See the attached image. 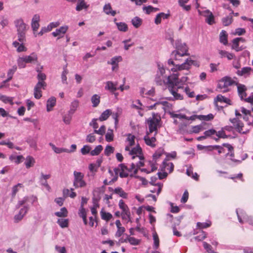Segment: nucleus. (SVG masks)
Wrapping results in <instances>:
<instances>
[{
  "label": "nucleus",
  "mask_w": 253,
  "mask_h": 253,
  "mask_svg": "<svg viewBox=\"0 0 253 253\" xmlns=\"http://www.w3.org/2000/svg\"><path fill=\"white\" fill-rule=\"evenodd\" d=\"M179 75L177 73H173L172 75L169 76L168 78L167 84L169 91L173 95V97H169L168 99L170 100H182L183 96L179 93V90L183 89V85L187 81V78L186 77H182L180 81H178Z\"/></svg>",
  "instance_id": "1"
},
{
  "label": "nucleus",
  "mask_w": 253,
  "mask_h": 253,
  "mask_svg": "<svg viewBox=\"0 0 253 253\" xmlns=\"http://www.w3.org/2000/svg\"><path fill=\"white\" fill-rule=\"evenodd\" d=\"M175 50L172 52L170 58L168 63H174V61H181L180 58L187 55L188 47L181 40H176L175 42Z\"/></svg>",
  "instance_id": "2"
},
{
  "label": "nucleus",
  "mask_w": 253,
  "mask_h": 253,
  "mask_svg": "<svg viewBox=\"0 0 253 253\" xmlns=\"http://www.w3.org/2000/svg\"><path fill=\"white\" fill-rule=\"evenodd\" d=\"M135 136L129 133L127 135L125 151L127 152L128 155L132 156V159H135V156L139 157L140 159H141L142 158V149L140 146L137 145L136 147L131 148V146H133L135 144Z\"/></svg>",
  "instance_id": "3"
},
{
  "label": "nucleus",
  "mask_w": 253,
  "mask_h": 253,
  "mask_svg": "<svg viewBox=\"0 0 253 253\" xmlns=\"http://www.w3.org/2000/svg\"><path fill=\"white\" fill-rule=\"evenodd\" d=\"M13 24L16 29L17 40L20 42H26V34L29 29L28 25L21 17L15 19Z\"/></svg>",
  "instance_id": "4"
},
{
  "label": "nucleus",
  "mask_w": 253,
  "mask_h": 253,
  "mask_svg": "<svg viewBox=\"0 0 253 253\" xmlns=\"http://www.w3.org/2000/svg\"><path fill=\"white\" fill-rule=\"evenodd\" d=\"M36 70L38 73L37 75L38 82L34 88V95L35 98L39 99L42 96V89H44L47 85L45 82L46 76L40 68H38Z\"/></svg>",
  "instance_id": "5"
},
{
  "label": "nucleus",
  "mask_w": 253,
  "mask_h": 253,
  "mask_svg": "<svg viewBox=\"0 0 253 253\" xmlns=\"http://www.w3.org/2000/svg\"><path fill=\"white\" fill-rule=\"evenodd\" d=\"M30 201L31 202L32 204H33L34 202L37 201V198L34 196L30 197L26 196L24 197L22 199L18 201L16 205L17 208H19L21 206H24L23 207L21 208L19 211L20 214L24 216L26 214L30 208V206L28 204V203Z\"/></svg>",
  "instance_id": "6"
},
{
  "label": "nucleus",
  "mask_w": 253,
  "mask_h": 253,
  "mask_svg": "<svg viewBox=\"0 0 253 253\" xmlns=\"http://www.w3.org/2000/svg\"><path fill=\"white\" fill-rule=\"evenodd\" d=\"M253 109L248 110L244 107L240 108L239 110H235V115L237 117L243 116V119L245 120L248 125H253Z\"/></svg>",
  "instance_id": "7"
},
{
  "label": "nucleus",
  "mask_w": 253,
  "mask_h": 253,
  "mask_svg": "<svg viewBox=\"0 0 253 253\" xmlns=\"http://www.w3.org/2000/svg\"><path fill=\"white\" fill-rule=\"evenodd\" d=\"M164 150L163 148H159L153 155V160L149 161V166L151 168V170H148L146 169H141V170L147 173L156 170L158 168L157 160L164 154Z\"/></svg>",
  "instance_id": "8"
},
{
  "label": "nucleus",
  "mask_w": 253,
  "mask_h": 253,
  "mask_svg": "<svg viewBox=\"0 0 253 253\" xmlns=\"http://www.w3.org/2000/svg\"><path fill=\"white\" fill-rule=\"evenodd\" d=\"M209 151L216 149L219 154L224 153L226 156H229L231 157H233V147L229 144H223L222 146L215 145L212 147H209Z\"/></svg>",
  "instance_id": "9"
},
{
  "label": "nucleus",
  "mask_w": 253,
  "mask_h": 253,
  "mask_svg": "<svg viewBox=\"0 0 253 253\" xmlns=\"http://www.w3.org/2000/svg\"><path fill=\"white\" fill-rule=\"evenodd\" d=\"M114 172L116 174V177L114 180L117 179L118 175L122 177H127L128 176H132V173H130V169L126 166L124 164H121L114 169Z\"/></svg>",
  "instance_id": "10"
},
{
  "label": "nucleus",
  "mask_w": 253,
  "mask_h": 253,
  "mask_svg": "<svg viewBox=\"0 0 253 253\" xmlns=\"http://www.w3.org/2000/svg\"><path fill=\"white\" fill-rule=\"evenodd\" d=\"M237 82L234 79H232L231 77L226 76L222 78L218 82V87L221 89V91L223 92H227L228 87L233 85L236 84Z\"/></svg>",
  "instance_id": "11"
},
{
  "label": "nucleus",
  "mask_w": 253,
  "mask_h": 253,
  "mask_svg": "<svg viewBox=\"0 0 253 253\" xmlns=\"http://www.w3.org/2000/svg\"><path fill=\"white\" fill-rule=\"evenodd\" d=\"M161 119L160 117H158L153 115L152 117L149 118L147 121L149 132L152 133L155 132V134L157 133L158 128L161 126Z\"/></svg>",
  "instance_id": "12"
},
{
  "label": "nucleus",
  "mask_w": 253,
  "mask_h": 253,
  "mask_svg": "<svg viewBox=\"0 0 253 253\" xmlns=\"http://www.w3.org/2000/svg\"><path fill=\"white\" fill-rule=\"evenodd\" d=\"M74 177L73 185L76 188L84 187L86 186V183L84 180V175L82 172L75 171Z\"/></svg>",
  "instance_id": "13"
},
{
  "label": "nucleus",
  "mask_w": 253,
  "mask_h": 253,
  "mask_svg": "<svg viewBox=\"0 0 253 253\" xmlns=\"http://www.w3.org/2000/svg\"><path fill=\"white\" fill-rule=\"evenodd\" d=\"M230 121L239 132L246 134L249 131V129L245 128L243 123L239 120L238 118L230 119Z\"/></svg>",
  "instance_id": "14"
},
{
  "label": "nucleus",
  "mask_w": 253,
  "mask_h": 253,
  "mask_svg": "<svg viewBox=\"0 0 253 253\" xmlns=\"http://www.w3.org/2000/svg\"><path fill=\"white\" fill-rule=\"evenodd\" d=\"M236 213L238 216V220L241 223L248 222V219H249L250 218V217L247 215L244 210L240 209L236 210Z\"/></svg>",
  "instance_id": "15"
},
{
  "label": "nucleus",
  "mask_w": 253,
  "mask_h": 253,
  "mask_svg": "<svg viewBox=\"0 0 253 253\" xmlns=\"http://www.w3.org/2000/svg\"><path fill=\"white\" fill-rule=\"evenodd\" d=\"M236 213L238 216V220L241 223L248 222V219H249L250 218V217L247 215L244 210L240 209L236 210Z\"/></svg>",
  "instance_id": "16"
},
{
  "label": "nucleus",
  "mask_w": 253,
  "mask_h": 253,
  "mask_svg": "<svg viewBox=\"0 0 253 253\" xmlns=\"http://www.w3.org/2000/svg\"><path fill=\"white\" fill-rule=\"evenodd\" d=\"M37 55L34 52L31 53L29 55L23 56L19 58L20 62H24L26 63L37 62Z\"/></svg>",
  "instance_id": "17"
},
{
  "label": "nucleus",
  "mask_w": 253,
  "mask_h": 253,
  "mask_svg": "<svg viewBox=\"0 0 253 253\" xmlns=\"http://www.w3.org/2000/svg\"><path fill=\"white\" fill-rule=\"evenodd\" d=\"M131 107L137 110L138 113L140 116H142L143 115V110H144V106L139 100L137 99L133 101Z\"/></svg>",
  "instance_id": "18"
},
{
  "label": "nucleus",
  "mask_w": 253,
  "mask_h": 253,
  "mask_svg": "<svg viewBox=\"0 0 253 253\" xmlns=\"http://www.w3.org/2000/svg\"><path fill=\"white\" fill-rule=\"evenodd\" d=\"M236 85L237 86L238 94L241 100H243L244 98L247 96V94L246 92L247 87L245 85L239 84L238 83H237Z\"/></svg>",
  "instance_id": "19"
},
{
  "label": "nucleus",
  "mask_w": 253,
  "mask_h": 253,
  "mask_svg": "<svg viewBox=\"0 0 253 253\" xmlns=\"http://www.w3.org/2000/svg\"><path fill=\"white\" fill-rule=\"evenodd\" d=\"M173 67L171 68L170 70L173 72L181 71L183 70H188L190 68L191 64H172Z\"/></svg>",
  "instance_id": "20"
},
{
  "label": "nucleus",
  "mask_w": 253,
  "mask_h": 253,
  "mask_svg": "<svg viewBox=\"0 0 253 253\" xmlns=\"http://www.w3.org/2000/svg\"><path fill=\"white\" fill-rule=\"evenodd\" d=\"M109 189H111V191L113 192L114 194H115L120 197H122L124 199H126L128 197V194L127 193L125 192V191L120 187H118L115 188V189H112L111 188H109Z\"/></svg>",
  "instance_id": "21"
},
{
  "label": "nucleus",
  "mask_w": 253,
  "mask_h": 253,
  "mask_svg": "<svg viewBox=\"0 0 253 253\" xmlns=\"http://www.w3.org/2000/svg\"><path fill=\"white\" fill-rule=\"evenodd\" d=\"M174 165L171 163L168 162L167 160H165L163 161V164L161 166V170H167L169 172H171L173 170Z\"/></svg>",
  "instance_id": "22"
},
{
  "label": "nucleus",
  "mask_w": 253,
  "mask_h": 253,
  "mask_svg": "<svg viewBox=\"0 0 253 253\" xmlns=\"http://www.w3.org/2000/svg\"><path fill=\"white\" fill-rule=\"evenodd\" d=\"M144 140L145 141V143L148 146H150L151 147L154 148L156 146V139L155 136H152L150 137L149 136V134L147 133L144 137Z\"/></svg>",
  "instance_id": "23"
},
{
  "label": "nucleus",
  "mask_w": 253,
  "mask_h": 253,
  "mask_svg": "<svg viewBox=\"0 0 253 253\" xmlns=\"http://www.w3.org/2000/svg\"><path fill=\"white\" fill-rule=\"evenodd\" d=\"M103 11L107 15L114 16L116 14V11L112 9L110 3H105L103 7Z\"/></svg>",
  "instance_id": "24"
},
{
  "label": "nucleus",
  "mask_w": 253,
  "mask_h": 253,
  "mask_svg": "<svg viewBox=\"0 0 253 253\" xmlns=\"http://www.w3.org/2000/svg\"><path fill=\"white\" fill-rule=\"evenodd\" d=\"M117 228V231L115 233L116 237H120L125 232V228L122 226V224L120 220H117L115 222Z\"/></svg>",
  "instance_id": "25"
},
{
  "label": "nucleus",
  "mask_w": 253,
  "mask_h": 253,
  "mask_svg": "<svg viewBox=\"0 0 253 253\" xmlns=\"http://www.w3.org/2000/svg\"><path fill=\"white\" fill-rule=\"evenodd\" d=\"M253 71V69L249 67H245L242 68L241 70H238L236 72V73L241 76H245L246 77L249 75L251 72Z\"/></svg>",
  "instance_id": "26"
},
{
  "label": "nucleus",
  "mask_w": 253,
  "mask_h": 253,
  "mask_svg": "<svg viewBox=\"0 0 253 253\" xmlns=\"http://www.w3.org/2000/svg\"><path fill=\"white\" fill-rule=\"evenodd\" d=\"M121 242H129V243L133 246L138 245L140 243V240L137 239L133 237L126 235V238L124 241H120Z\"/></svg>",
  "instance_id": "27"
},
{
  "label": "nucleus",
  "mask_w": 253,
  "mask_h": 253,
  "mask_svg": "<svg viewBox=\"0 0 253 253\" xmlns=\"http://www.w3.org/2000/svg\"><path fill=\"white\" fill-rule=\"evenodd\" d=\"M89 7V4L83 0H78L76 7V10L78 11H80L83 9L86 10Z\"/></svg>",
  "instance_id": "28"
},
{
  "label": "nucleus",
  "mask_w": 253,
  "mask_h": 253,
  "mask_svg": "<svg viewBox=\"0 0 253 253\" xmlns=\"http://www.w3.org/2000/svg\"><path fill=\"white\" fill-rule=\"evenodd\" d=\"M105 89L110 91L111 92L114 93L118 89L117 84L114 83L111 81H108L106 83Z\"/></svg>",
  "instance_id": "29"
},
{
  "label": "nucleus",
  "mask_w": 253,
  "mask_h": 253,
  "mask_svg": "<svg viewBox=\"0 0 253 253\" xmlns=\"http://www.w3.org/2000/svg\"><path fill=\"white\" fill-rule=\"evenodd\" d=\"M24 42H20L17 40V41L13 42L12 44L15 47L17 48V51L20 52L27 50L26 47L24 45Z\"/></svg>",
  "instance_id": "30"
},
{
  "label": "nucleus",
  "mask_w": 253,
  "mask_h": 253,
  "mask_svg": "<svg viewBox=\"0 0 253 253\" xmlns=\"http://www.w3.org/2000/svg\"><path fill=\"white\" fill-rule=\"evenodd\" d=\"M56 100L55 97H51L47 101L46 103V110L47 112H50L52 110L53 107L56 104Z\"/></svg>",
  "instance_id": "31"
},
{
  "label": "nucleus",
  "mask_w": 253,
  "mask_h": 253,
  "mask_svg": "<svg viewBox=\"0 0 253 253\" xmlns=\"http://www.w3.org/2000/svg\"><path fill=\"white\" fill-rule=\"evenodd\" d=\"M122 114V110L120 108H118L117 111L116 112H112V114L111 115L112 116V118L115 121V127L117 128V125L119 123L118 118Z\"/></svg>",
  "instance_id": "32"
},
{
  "label": "nucleus",
  "mask_w": 253,
  "mask_h": 253,
  "mask_svg": "<svg viewBox=\"0 0 253 253\" xmlns=\"http://www.w3.org/2000/svg\"><path fill=\"white\" fill-rule=\"evenodd\" d=\"M67 29L68 27L67 26H62L52 32V35L54 37L62 36L66 32Z\"/></svg>",
  "instance_id": "33"
},
{
  "label": "nucleus",
  "mask_w": 253,
  "mask_h": 253,
  "mask_svg": "<svg viewBox=\"0 0 253 253\" xmlns=\"http://www.w3.org/2000/svg\"><path fill=\"white\" fill-rule=\"evenodd\" d=\"M169 14H165L163 12L158 14L155 19V23L156 24L158 25L161 23L162 19H166L169 18Z\"/></svg>",
  "instance_id": "34"
},
{
  "label": "nucleus",
  "mask_w": 253,
  "mask_h": 253,
  "mask_svg": "<svg viewBox=\"0 0 253 253\" xmlns=\"http://www.w3.org/2000/svg\"><path fill=\"white\" fill-rule=\"evenodd\" d=\"M79 106V101L77 99L74 100L71 103L69 113L71 114H74L77 110Z\"/></svg>",
  "instance_id": "35"
},
{
  "label": "nucleus",
  "mask_w": 253,
  "mask_h": 253,
  "mask_svg": "<svg viewBox=\"0 0 253 253\" xmlns=\"http://www.w3.org/2000/svg\"><path fill=\"white\" fill-rule=\"evenodd\" d=\"M9 159L10 161L14 162L16 164H19L23 161L24 158L22 155L15 156L11 155L9 156Z\"/></svg>",
  "instance_id": "36"
},
{
  "label": "nucleus",
  "mask_w": 253,
  "mask_h": 253,
  "mask_svg": "<svg viewBox=\"0 0 253 253\" xmlns=\"http://www.w3.org/2000/svg\"><path fill=\"white\" fill-rule=\"evenodd\" d=\"M100 216L103 220H104L106 221H109L113 217V215L110 212H106L103 209L100 211Z\"/></svg>",
  "instance_id": "37"
},
{
  "label": "nucleus",
  "mask_w": 253,
  "mask_h": 253,
  "mask_svg": "<svg viewBox=\"0 0 253 253\" xmlns=\"http://www.w3.org/2000/svg\"><path fill=\"white\" fill-rule=\"evenodd\" d=\"M35 163V160L33 157L28 156L26 157L25 162V165L27 169H29L30 168L33 167Z\"/></svg>",
  "instance_id": "38"
},
{
  "label": "nucleus",
  "mask_w": 253,
  "mask_h": 253,
  "mask_svg": "<svg viewBox=\"0 0 253 253\" xmlns=\"http://www.w3.org/2000/svg\"><path fill=\"white\" fill-rule=\"evenodd\" d=\"M111 114V110L110 109H107L102 113L98 120L100 121H105L109 118Z\"/></svg>",
  "instance_id": "39"
},
{
  "label": "nucleus",
  "mask_w": 253,
  "mask_h": 253,
  "mask_svg": "<svg viewBox=\"0 0 253 253\" xmlns=\"http://www.w3.org/2000/svg\"><path fill=\"white\" fill-rule=\"evenodd\" d=\"M219 41L221 43L224 45H226L228 43L227 34L224 30H222L219 35Z\"/></svg>",
  "instance_id": "40"
},
{
  "label": "nucleus",
  "mask_w": 253,
  "mask_h": 253,
  "mask_svg": "<svg viewBox=\"0 0 253 253\" xmlns=\"http://www.w3.org/2000/svg\"><path fill=\"white\" fill-rule=\"evenodd\" d=\"M49 145L51 147L55 153L57 154H60L63 152H69V149L64 148H59L56 147L53 144L50 143Z\"/></svg>",
  "instance_id": "41"
},
{
  "label": "nucleus",
  "mask_w": 253,
  "mask_h": 253,
  "mask_svg": "<svg viewBox=\"0 0 253 253\" xmlns=\"http://www.w3.org/2000/svg\"><path fill=\"white\" fill-rule=\"evenodd\" d=\"M157 180V178L156 177H152L151 178V181L150 182V183L152 184V185H156L158 186V188H157V196H158L159 195V194L161 193V190H162V187H163V184L162 183H156V181Z\"/></svg>",
  "instance_id": "42"
},
{
  "label": "nucleus",
  "mask_w": 253,
  "mask_h": 253,
  "mask_svg": "<svg viewBox=\"0 0 253 253\" xmlns=\"http://www.w3.org/2000/svg\"><path fill=\"white\" fill-rule=\"evenodd\" d=\"M232 48L236 51H240L243 50L244 47L242 46H239V42L235 38L232 41Z\"/></svg>",
  "instance_id": "43"
},
{
  "label": "nucleus",
  "mask_w": 253,
  "mask_h": 253,
  "mask_svg": "<svg viewBox=\"0 0 253 253\" xmlns=\"http://www.w3.org/2000/svg\"><path fill=\"white\" fill-rule=\"evenodd\" d=\"M54 214L58 217H65L68 215V211L66 208L63 207L60 209V211L55 212Z\"/></svg>",
  "instance_id": "44"
},
{
  "label": "nucleus",
  "mask_w": 253,
  "mask_h": 253,
  "mask_svg": "<svg viewBox=\"0 0 253 253\" xmlns=\"http://www.w3.org/2000/svg\"><path fill=\"white\" fill-rule=\"evenodd\" d=\"M100 96L97 94H94L91 98V101L93 107H96L100 103Z\"/></svg>",
  "instance_id": "45"
},
{
  "label": "nucleus",
  "mask_w": 253,
  "mask_h": 253,
  "mask_svg": "<svg viewBox=\"0 0 253 253\" xmlns=\"http://www.w3.org/2000/svg\"><path fill=\"white\" fill-rule=\"evenodd\" d=\"M131 23L135 28H138L142 24V19L139 17L136 16L132 19Z\"/></svg>",
  "instance_id": "46"
},
{
  "label": "nucleus",
  "mask_w": 253,
  "mask_h": 253,
  "mask_svg": "<svg viewBox=\"0 0 253 253\" xmlns=\"http://www.w3.org/2000/svg\"><path fill=\"white\" fill-rule=\"evenodd\" d=\"M57 223L62 228L67 227L69 224L68 219L59 218L57 220Z\"/></svg>",
  "instance_id": "47"
},
{
  "label": "nucleus",
  "mask_w": 253,
  "mask_h": 253,
  "mask_svg": "<svg viewBox=\"0 0 253 253\" xmlns=\"http://www.w3.org/2000/svg\"><path fill=\"white\" fill-rule=\"evenodd\" d=\"M116 24L118 30L122 32H126L128 30L127 25L124 22H117Z\"/></svg>",
  "instance_id": "48"
},
{
  "label": "nucleus",
  "mask_w": 253,
  "mask_h": 253,
  "mask_svg": "<svg viewBox=\"0 0 253 253\" xmlns=\"http://www.w3.org/2000/svg\"><path fill=\"white\" fill-rule=\"evenodd\" d=\"M227 135L223 130H220L218 131H216L215 136H212V138L216 141H217L220 138H226Z\"/></svg>",
  "instance_id": "49"
},
{
  "label": "nucleus",
  "mask_w": 253,
  "mask_h": 253,
  "mask_svg": "<svg viewBox=\"0 0 253 253\" xmlns=\"http://www.w3.org/2000/svg\"><path fill=\"white\" fill-rule=\"evenodd\" d=\"M17 69L16 67L13 66L12 69H10L8 70L7 72V77L8 78L6 80L3 81V84H5L6 82L9 81L12 78L14 72L16 71Z\"/></svg>",
  "instance_id": "50"
},
{
  "label": "nucleus",
  "mask_w": 253,
  "mask_h": 253,
  "mask_svg": "<svg viewBox=\"0 0 253 253\" xmlns=\"http://www.w3.org/2000/svg\"><path fill=\"white\" fill-rule=\"evenodd\" d=\"M105 139L107 142H111L114 139L113 130L109 128L105 135Z\"/></svg>",
  "instance_id": "51"
},
{
  "label": "nucleus",
  "mask_w": 253,
  "mask_h": 253,
  "mask_svg": "<svg viewBox=\"0 0 253 253\" xmlns=\"http://www.w3.org/2000/svg\"><path fill=\"white\" fill-rule=\"evenodd\" d=\"M153 238L154 240L153 248L157 250L159 247V239L156 232L153 233Z\"/></svg>",
  "instance_id": "52"
},
{
  "label": "nucleus",
  "mask_w": 253,
  "mask_h": 253,
  "mask_svg": "<svg viewBox=\"0 0 253 253\" xmlns=\"http://www.w3.org/2000/svg\"><path fill=\"white\" fill-rule=\"evenodd\" d=\"M211 225V222L210 220L207 221L205 222H200L197 223V226L200 229H204L209 227Z\"/></svg>",
  "instance_id": "53"
},
{
  "label": "nucleus",
  "mask_w": 253,
  "mask_h": 253,
  "mask_svg": "<svg viewBox=\"0 0 253 253\" xmlns=\"http://www.w3.org/2000/svg\"><path fill=\"white\" fill-rule=\"evenodd\" d=\"M232 16L231 15L224 17L222 19V24L224 26H227L229 25L232 22Z\"/></svg>",
  "instance_id": "54"
},
{
  "label": "nucleus",
  "mask_w": 253,
  "mask_h": 253,
  "mask_svg": "<svg viewBox=\"0 0 253 253\" xmlns=\"http://www.w3.org/2000/svg\"><path fill=\"white\" fill-rule=\"evenodd\" d=\"M214 101L224 102L227 104H229V102L230 101V100L227 98H226L224 96H222V95L219 94L216 96V97L214 99Z\"/></svg>",
  "instance_id": "55"
},
{
  "label": "nucleus",
  "mask_w": 253,
  "mask_h": 253,
  "mask_svg": "<svg viewBox=\"0 0 253 253\" xmlns=\"http://www.w3.org/2000/svg\"><path fill=\"white\" fill-rule=\"evenodd\" d=\"M103 150V147L101 145L97 146L93 150L90 151L91 156H97L99 155Z\"/></svg>",
  "instance_id": "56"
},
{
  "label": "nucleus",
  "mask_w": 253,
  "mask_h": 253,
  "mask_svg": "<svg viewBox=\"0 0 253 253\" xmlns=\"http://www.w3.org/2000/svg\"><path fill=\"white\" fill-rule=\"evenodd\" d=\"M119 208L122 210V212H126L129 211L128 206L125 203L123 200H120L119 202Z\"/></svg>",
  "instance_id": "57"
},
{
  "label": "nucleus",
  "mask_w": 253,
  "mask_h": 253,
  "mask_svg": "<svg viewBox=\"0 0 253 253\" xmlns=\"http://www.w3.org/2000/svg\"><path fill=\"white\" fill-rule=\"evenodd\" d=\"M219 53L221 58L226 57L228 59H232L234 56L232 54L228 53L224 50H219Z\"/></svg>",
  "instance_id": "58"
},
{
  "label": "nucleus",
  "mask_w": 253,
  "mask_h": 253,
  "mask_svg": "<svg viewBox=\"0 0 253 253\" xmlns=\"http://www.w3.org/2000/svg\"><path fill=\"white\" fill-rule=\"evenodd\" d=\"M121 216L123 219L126 220L127 222H131L130 211L121 212Z\"/></svg>",
  "instance_id": "59"
},
{
  "label": "nucleus",
  "mask_w": 253,
  "mask_h": 253,
  "mask_svg": "<svg viewBox=\"0 0 253 253\" xmlns=\"http://www.w3.org/2000/svg\"><path fill=\"white\" fill-rule=\"evenodd\" d=\"M205 128L203 126L202 124L193 126L192 128V132L193 133H197L199 132L200 131L204 130Z\"/></svg>",
  "instance_id": "60"
},
{
  "label": "nucleus",
  "mask_w": 253,
  "mask_h": 253,
  "mask_svg": "<svg viewBox=\"0 0 253 253\" xmlns=\"http://www.w3.org/2000/svg\"><path fill=\"white\" fill-rule=\"evenodd\" d=\"M213 115L212 114H209L207 115H200L199 120L202 121H210L213 118Z\"/></svg>",
  "instance_id": "61"
},
{
  "label": "nucleus",
  "mask_w": 253,
  "mask_h": 253,
  "mask_svg": "<svg viewBox=\"0 0 253 253\" xmlns=\"http://www.w3.org/2000/svg\"><path fill=\"white\" fill-rule=\"evenodd\" d=\"M0 100L5 103H9L11 105L13 104V97L3 95L0 98Z\"/></svg>",
  "instance_id": "62"
},
{
  "label": "nucleus",
  "mask_w": 253,
  "mask_h": 253,
  "mask_svg": "<svg viewBox=\"0 0 253 253\" xmlns=\"http://www.w3.org/2000/svg\"><path fill=\"white\" fill-rule=\"evenodd\" d=\"M23 185L21 183H18L17 185L14 186L12 188V196L14 197L17 192L19 191L20 188H22Z\"/></svg>",
  "instance_id": "63"
},
{
  "label": "nucleus",
  "mask_w": 253,
  "mask_h": 253,
  "mask_svg": "<svg viewBox=\"0 0 253 253\" xmlns=\"http://www.w3.org/2000/svg\"><path fill=\"white\" fill-rule=\"evenodd\" d=\"M216 133V130L214 129H210L208 130H206L204 132V135L206 137L215 136V134Z\"/></svg>",
  "instance_id": "64"
}]
</instances>
